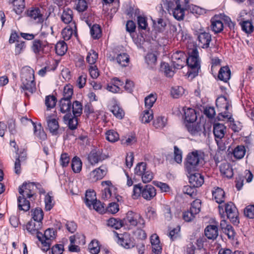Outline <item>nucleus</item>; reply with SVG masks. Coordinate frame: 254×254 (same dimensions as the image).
Listing matches in <instances>:
<instances>
[{
  "label": "nucleus",
  "mask_w": 254,
  "mask_h": 254,
  "mask_svg": "<svg viewBox=\"0 0 254 254\" xmlns=\"http://www.w3.org/2000/svg\"><path fill=\"white\" fill-rule=\"evenodd\" d=\"M35 186L34 182H24L19 187L18 192L21 195L17 198L18 208L19 210L27 211L30 208L29 201L27 198H31L35 195Z\"/></svg>",
  "instance_id": "1"
},
{
  "label": "nucleus",
  "mask_w": 254,
  "mask_h": 254,
  "mask_svg": "<svg viewBox=\"0 0 254 254\" xmlns=\"http://www.w3.org/2000/svg\"><path fill=\"white\" fill-rule=\"evenodd\" d=\"M21 87L25 90L33 93L36 90V84L34 81V71L30 67H24L21 73Z\"/></svg>",
  "instance_id": "2"
},
{
  "label": "nucleus",
  "mask_w": 254,
  "mask_h": 254,
  "mask_svg": "<svg viewBox=\"0 0 254 254\" xmlns=\"http://www.w3.org/2000/svg\"><path fill=\"white\" fill-rule=\"evenodd\" d=\"M200 156L197 150L188 153L184 162L185 171L190 174L198 169Z\"/></svg>",
  "instance_id": "3"
},
{
  "label": "nucleus",
  "mask_w": 254,
  "mask_h": 254,
  "mask_svg": "<svg viewBox=\"0 0 254 254\" xmlns=\"http://www.w3.org/2000/svg\"><path fill=\"white\" fill-rule=\"evenodd\" d=\"M56 231L53 228H48L45 230L44 234H38L37 239L41 243V249L43 252L50 250L51 242L56 238Z\"/></svg>",
  "instance_id": "4"
},
{
  "label": "nucleus",
  "mask_w": 254,
  "mask_h": 254,
  "mask_svg": "<svg viewBox=\"0 0 254 254\" xmlns=\"http://www.w3.org/2000/svg\"><path fill=\"white\" fill-rule=\"evenodd\" d=\"M134 173L136 176L141 178L144 183L150 182L153 178V174L147 168L146 162L138 163L134 169Z\"/></svg>",
  "instance_id": "5"
},
{
  "label": "nucleus",
  "mask_w": 254,
  "mask_h": 254,
  "mask_svg": "<svg viewBox=\"0 0 254 254\" xmlns=\"http://www.w3.org/2000/svg\"><path fill=\"white\" fill-rule=\"evenodd\" d=\"M109 157L108 153L104 152L102 148L96 147L92 149L88 155L87 159L92 165H94L107 159Z\"/></svg>",
  "instance_id": "6"
},
{
  "label": "nucleus",
  "mask_w": 254,
  "mask_h": 254,
  "mask_svg": "<svg viewBox=\"0 0 254 254\" xmlns=\"http://www.w3.org/2000/svg\"><path fill=\"white\" fill-rule=\"evenodd\" d=\"M125 221L127 224L133 227L144 228L145 225V220L140 214L131 211L127 213Z\"/></svg>",
  "instance_id": "7"
},
{
  "label": "nucleus",
  "mask_w": 254,
  "mask_h": 254,
  "mask_svg": "<svg viewBox=\"0 0 254 254\" xmlns=\"http://www.w3.org/2000/svg\"><path fill=\"white\" fill-rule=\"evenodd\" d=\"M32 50L36 54H48L51 51L52 46L47 41L35 39L33 41Z\"/></svg>",
  "instance_id": "8"
},
{
  "label": "nucleus",
  "mask_w": 254,
  "mask_h": 254,
  "mask_svg": "<svg viewBox=\"0 0 254 254\" xmlns=\"http://www.w3.org/2000/svg\"><path fill=\"white\" fill-rule=\"evenodd\" d=\"M114 234L118 239V244L123 248L128 249L132 248L135 246L134 240L128 233H125L119 234L117 232H114Z\"/></svg>",
  "instance_id": "9"
},
{
  "label": "nucleus",
  "mask_w": 254,
  "mask_h": 254,
  "mask_svg": "<svg viewBox=\"0 0 254 254\" xmlns=\"http://www.w3.org/2000/svg\"><path fill=\"white\" fill-rule=\"evenodd\" d=\"M186 61L189 67L198 71L200 65L198 53L196 48L193 49L189 53V57L188 58H186Z\"/></svg>",
  "instance_id": "10"
},
{
  "label": "nucleus",
  "mask_w": 254,
  "mask_h": 254,
  "mask_svg": "<svg viewBox=\"0 0 254 254\" xmlns=\"http://www.w3.org/2000/svg\"><path fill=\"white\" fill-rule=\"evenodd\" d=\"M225 211L227 218L232 223L238 224L239 223L238 211L233 202H229L225 204Z\"/></svg>",
  "instance_id": "11"
},
{
  "label": "nucleus",
  "mask_w": 254,
  "mask_h": 254,
  "mask_svg": "<svg viewBox=\"0 0 254 254\" xmlns=\"http://www.w3.org/2000/svg\"><path fill=\"white\" fill-rule=\"evenodd\" d=\"M101 185L104 187L102 191V198L104 200H109L115 197V193H113L115 188L110 181H105L101 183Z\"/></svg>",
  "instance_id": "12"
},
{
  "label": "nucleus",
  "mask_w": 254,
  "mask_h": 254,
  "mask_svg": "<svg viewBox=\"0 0 254 254\" xmlns=\"http://www.w3.org/2000/svg\"><path fill=\"white\" fill-rule=\"evenodd\" d=\"M187 56L182 51H177L172 56V61L175 68H182L186 63Z\"/></svg>",
  "instance_id": "13"
},
{
  "label": "nucleus",
  "mask_w": 254,
  "mask_h": 254,
  "mask_svg": "<svg viewBox=\"0 0 254 254\" xmlns=\"http://www.w3.org/2000/svg\"><path fill=\"white\" fill-rule=\"evenodd\" d=\"M13 147L15 149L16 154L18 155V156L16 158L15 161L14 172L16 174L19 175L21 173V164L20 158L21 159H25L26 157V152L24 148L19 149L17 144H14Z\"/></svg>",
  "instance_id": "14"
},
{
  "label": "nucleus",
  "mask_w": 254,
  "mask_h": 254,
  "mask_svg": "<svg viewBox=\"0 0 254 254\" xmlns=\"http://www.w3.org/2000/svg\"><path fill=\"white\" fill-rule=\"evenodd\" d=\"M218 119L219 120L224 121L227 120L228 123L230 124L229 125L230 127L235 132H238L241 129V126L240 124L239 123L238 124H236L230 112L220 113L218 114Z\"/></svg>",
  "instance_id": "15"
},
{
  "label": "nucleus",
  "mask_w": 254,
  "mask_h": 254,
  "mask_svg": "<svg viewBox=\"0 0 254 254\" xmlns=\"http://www.w3.org/2000/svg\"><path fill=\"white\" fill-rule=\"evenodd\" d=\"M222 232L227 236L229 239L234 240L236 236L233 227L228 223L226 220H222L220 224Z\"/></svg>",
  "instance_id": "16"
},
{
  "label": "nucleus",
  "mask_w": 254,
  "mask_h": 254,
  "mask_svg": "<svg viewBox=\"0 0 254 254\" xmlns=\"http://www.w3.org/2000/svg\"><path fill=\"white\" fill-rule=\"evenodd\" d=\"M216 105L219 109L220 113L229 112V110L231 107V101L226 97H219L216 100Z\"/></svg>",
  "instance_id": "17"
},
{
  "label": "nucleus",
  "mask_w": 254,
  "mask_h": 254,
  "mask_svg": "<svg viewBox=\"0 0 254 254\" xmlns=\"http://www.w3.org/2000/svg\"><path fill=\"white\" fill-rule=\"evenodd\" d=\"M107 172V168L105 166H101L100 167L93 170L90 173V178L92 181H97L101 180Z\"/></svg>",
  "instance_id": "18"
},
{
  "label": "nucleus",
  "mask_w": 254,
  "mask_h": 254,
  "mask_svg": "<svg viewBox=\"0 0 254 254\" xmlns=\"http://www.w3.org/2000/svg\"><path fill=\"white\" fill-rule=\"evenodd\" d=\"M21 121L22 122H24L25 121H29L31 122L34 127L35 135L41 140H45L46 139L47 135L44 131V129L42 128L41 125H39L37 126L31 120H29L26 117L22 118L21 119Z\"/></svg>",
  "instance_id": "19"
},
{
  "label": "nucleus",
  "mask_w": 254,
  "mask_h": 254,
  "mask_svg": "<svg viewBox=\"0 0 254 254\" xmlns=\"http://www.w3.org/2000/svg\"><path fill=\"white\" fill-rule=\"evenodd\" d=\"M189 183L193 187L198 188L202 186L204 183L203 176L198 173L189 174Z\"/></svg>",
  "instance_id": "20"
},
{
  "label": "nucleus",
  "mask_w": 254,
  "mask_h": 254,
  "mask_svg": "<svg viewBox=\"0 0 254 254\" xmlns=\"http://www.w3.org/2000/svg\"><path fill=\"white\" fill-rule=\"evenodd\" d=\"M244 14H247L245 11H242L240 14L239 21H240L242 28L243 31L246 33H251L254 30V27L252 22L249 20H246L244 18H242Z\"/></svg>",
  "instance_id": "21"
},
{
  "label": "nucleus",
  "mask_w": 254,
  "mask_h": 254,
  "mask_svg": "<svg viewBox=\"0 0 254 254\" xmlns=\"http://www.w3.org/2000/svg\"><path fill=\"white\" fill-rule=\"evenodd\" d=\"M156 194L155 188L151 185H146L143 187L142 197L147 200L152 199Z\"/></svg>",
  "instance_id": "22"
},
{
  "label": "nucleus",
  "mask_w": 254,
  "mask_h": 254,
  "mask_svg": "<svg viewBox=\"0 0 254 254\" xmlns=\"http://www.w3.org/2000/svg\"><path fill=\"white\" fill-rule=\"evenodd\" d=\"M199 41L198 45L202 48H207L211 41V36L207 32L200 33L197 37Z\"/></svg>",
  "instance_id": "23"
},
{
  "label": "nucleus",
  "mask_w": 254,
  "mask_h": 254,
  "mask_svg": "<svg viewBox=\"0 0 254 254\" xmlns=\"http://www.w3.org/2000/svg\"><path fill=\"white\" fill-rule=\"evenodd\" d=\"M210 28L215 34L221 32L224 28L222 20L217 16L212 17L211 19Z\"/></svg>",
  "instance_id": "24"
},
{
  "label": "nucleus",
  "mask_w": 254,
  "mask_h": 254,
  "mask_svg": "<svg viewBox=\"0 0 254 254\" xmlns=\"http://www.w3.org/2000/svg\"><path fill=\"white\" fill-rule=\"evenodd\" d=\"M213 199L218 204H221L225 201V193L223 189L217 187L212 191Z\"/></svg>",
  "instance_id": "25"
},
{
  "label": "nucleus",
  "mask_w": 254,
  "mask_h": 254,
  "mask_svg": "<svg viewBox=\"0 0 254 254\" xmlns=\"http://www.w3.org/2000/svg\"><path fill=\"white\" fill-rule=\"evenodd\" d=\"M72 26H67L64 28L62 32V35L64 40L67 41L69 40L73 34V31H74V35L77 37V28L74 22L72 24Z\"/></svg>",
  "instance_id": "26"
},
{
  "label": "nucleus",
  "mask_w": 254,
  "mask_h": 254,
  "mask_svg": "<svg viewBox=\"0 0 254 254\" xmlns=\"http://www.w3.org/2000/svg\"><path fill=\"white\" fill-rule=\"evenodd\" d=\"M205 236L210 240L216 239L218 235V230L217 225H209L204 230Z\"/></svg>",
  "instance_id": "27"
},
{
  "label": "nucleus",
  "mask_w": 254,
  "mask_h": 254,
  "mask_svg": "<svg viewBox=\"0 0 254 254\" xmlns=\"http://www.w3.org/2000/svg\"><path fill=\"white\" fill-rule=\"evenodd\" d=\"M226 131V127L224 125L220 123L215 124L213 126V133L215 137V140L218 143L217 139H221L224 136Z\"/></svg>",
  "instance_id": "28"
},
{
  "label": "nucleus",
  "mask_w": 254,
  "mask_h": 254,
  "mask_svg": "<svg viewBox=\"0 0 254 254\" xmlns=\"http://www.w3.org/2000/svg\"><path fill=\"white\" fill-rule=\"evenodd\" d=\"M47 122L48 128L53 135H57L59 128V125L58 121L51 117L47 118Z\"/></svg>",
  "instance_id": "29"
},
{
  "label": "nucleus",
  "mask_w": 254,
  "mask_h": 254,
  "mask_svg": "<svg viewBox=\"0 0 254 254\" xmlns=\"http://www.w3.org/2000/svg\"><path fill=\"white\" fill-rule=\"evenodd\" d=\"M61 19L65 24H72L74 22L73 19V12L69 8H64L61 15Z\"/></svg>",
  "instance_id": "30"
},
{
  "label": "nucleus",
  "mask_w": 254,
  "mask_h": 254,
  "mask_svg": "<svg viewBox=\"0 0 254 254\" xmlns=\"http://www.w3.org/2000/svg\"><path fill=\"white\" fill-rule=\"evenodd\" d=\"M231 77V71L229 67L227 66L221 67L219 70L218 77V78L223 81L224 82H227Z\"/></svg>",
  "instance_id": "31"
},
{
  "label": "nucleus",
  "mask_w": 254,
  "mask_h": 254,
  "mask_svg": "<svg viewBox=\"0 0 254 254\" xmlns=\"http://www.w3.org/2000/svg\"><path fill=\"white\" fill-rule=\"evenodd\" d=\"M221 173L228 178H231L233 176V170L229 164L222 163L220 166Z\"/></svg>",
  "instance_id": "32"
},
{
  "label": "nucleus",
  "mask_w": 254,
  "mask_h": 254,
  "mask_svg": "<svg viewBox=\"0 0 254 254\" xmlns=\"http://www.w3.org/2000/svg\"><path fill=\"white\" fill-rule=\"evenodd\" d=\"M97 200L96 198V192L93 190H87L85 193V203L86 205L91 207L92 204Z\"/></svg>",
  "instance_id": "33"
},
{
  "label": "nucleus",
  "mask_w": 254,
  "mask_h": 254,
  "mask_svg": "<svg viewBox=\"0 0 254 254\" xmlns=\"http://www.w3.org/2000/svg\"><path fill=\"white\" fill-rule=\"evenodd\" d=\"M77 117L71 114H67L64 116V120L65 122H68L69 128L73 130L76 128L78 124Z\"/></svg>",
  "instance_id": "34"
},
{
  "label": "nucleus",
  "mask_w": 254,
  "mask_h": 254,
  "mask_svg": "<svg viewBox=\"0 0 254 254\" xmlns=\"http://www.w3.org/2000/svg\"><path fill=\"white\" fill-rule=\"evenodd\" d=\"M40 223L36 224L35 221L31 220L27 224L26 229L31 235L36 234L37 236L38 234L40 233L39 230L40 228Z\"/></svg>",
  "instance_id": "35"
},
{
  "label": "nucleus",
  "mask_w": 254,
  "mask_h": 254,
  "mask_svg": "<svg viewBox=\"0 0 254 254\" xmlns=\"http://www.w3.org/2000/svg\"><path fill=\"white\" fill-rule=\"evenodd\" d=\"M185 119L188 123H193L197 119L195 111L191 108L187 109L185 111Z\"/></svg>",
  "instance_id": "36"
},
{
  "label": "nucleus",
  "mask_w": 254,
  "mask_h": 254,
  "mask_svg": "<svg viewBox=\"0 0 254 254\" xmlns=\"http://www.w3.org/2000/svg\"><path fill=\"white\" fill-rule=\"evenodd\" d=\"M60 111L63 113H68L70 111L71 103L70 100L62 98L60 101Z\"/></svg>",
  "instance_id": "37"
},
{
  "label": "nucleus",
  "mask_w": 254,
  "mask_h": 254,
  "mask_svg": "<svg viewBox=\"0 0 254 254\" xmlns=\"http://www.w3.org/2000/svg\"><path fill=\"white\" fill-rule=\"evenodd\" d=\"M245 153L246 148L245 146L242 145H238L233 150L234 157L237 159H240L243 158Z\"/></svg>",
  "instance_id": "38"
},
{
  "label": "nucleus",
  "mask_w": 254,
  "mask_h": 254,
  "mask_svg": "<svg viewBox=\"0 0 254 254\" xmlns=\"http://www.w3.org/2000/svg\"><path fill=\"white\" fill-rule=\"evenodd\" d=\"M67 49V45L64 41H60L55 46L56 53L59 56L64 55Z\"/></svg>",
  "instance_id": "39"
},
{
  "label": "nucleus",
  "mask_w": 254,
  "mask_h": 254,
  "mask_svg": "<svg viewBox=\"0 0 254 254\" xmlns=\"http://www.w3.org/2000/svg\"><path fill=\"white\" fill-rule=\"evenodd\" d=\"M12 3L14 10L17 14H20L25 6L24 0H13Z\"/></svg>",
  "instance_id": "40"
},
{
  "label": "nucleus",
  "mask_w": 254,
  "mask_h": 254,
  "mask_svg": "<svg viewBox=\"0 0 254 254\" xmlns=\"http://www.w3.org/2000/svg\"><path fill=\"white\" fill-rule=\"evenodd\" d=\"M32 216L33 221L40 224L43 219L44 213L41 208H36L32 211Z\"/></svg>",
  "instance_id": "41"
},
{
  "label": "nucleus",
  "mask_w": 254,
  "mask_h": 254,
  "mask_svg": "<svg viewBox=\"0 0 254 254\" xmlns=\"http://www.w3.org/2000/svg\"><path fill=\"white\" fill-rule=\"evenodd\" d=\"M153 118V113L152 110H144L141 115L140 119L142 123H149Z\"/></svg>",
  "instance_id": "42"
},
{
  "label": "nucleus",
  "mask_w": 254,
  "mask_h": 254,
  "mask_svg": "<svg viewBox=\"0 0 254 254\" xmlns=\"http://www.w3.org/2000/svg\"><path fill=\"white\" fill-rule=\"evenodd\" d=\"M72 111L73 115L75 117L80 116L82 113V105L78 101L73 102L72 105Z\"/></svg>",
  "instance_id": "43"
},
{
  "label": "nucleus",
  "mask_w": 254,
  "mask_h": 254,
  "mask_svg": "<svg viewBox=\"0 0 254 254\" xmlns=\"http://www.w3.org/2000/svg\"><path fill=\"white\" fill-rule=\"evenodd\" d=\"M116 60L119 64L123 66H126L129 63V57L127 54L122 53L117 56Z\"/></svg>",
  "instance_id": "44"
},
{
  "label": "nucleus",
  "mask_w": 254,
  "mask_h": 254,
  "mask_svg": "<svg viewBox=\"0 0 254 254\" xmlns=\"http://www.w3.org/2000/svg\"><path fill=\"white\" fill-rule=\"evenodd\" d=\"M57 98L54 95H48L45 98V103L48 110L54 108L56 105Z\"/></svg>",
  "instance_id": "45"
},
{
  "label": "nucleus",
  "mask_w": 254,
  "mask_h": 254,
  "mask_svg": "<svg viewBox=\"0 0 254 254\" xmlns=\"http://www.w3.org/2000/svg\"><path fill=\"white\" fill-rule=\"evenodd\" d=\"M107 225L115 229H119L123 226L121 220L115 218H111L107 221Z\"/></svg>",
  "instance_id": "46"
},
{
  "label": "nucleus",
  "mask_w": 254,
  "mask_h": 254,
  "mask_svg": "<svg viewBox=\"0 0 254 254\" xmlns=\"http://www.w3.org/2000/svg\"><path fill=\"white\" fill-rule=\"evenodd\" d=\"M98 58V54L94 50H90L86 57V61L90 65H95Z\"/></svg>",
  "instance_id": "47"
},
{
  "label": "nucleus",
  "mask_w": 254,
  "mask_h": 254,
  "mask_svg": "<svg viewBox=\"0 0 254 254\" xmlns=\"http://www.w3.org/2000/svg\"><path fill=\"white\" fill-rule=\"evenodd\" d=\"M88 249L91 254H98L100 251L99 241L96 240H92L89 244Z\"/></svg>",
  "instance_id": "48"
},
{
  "label": "nucleus",
  "mask_w": 254,
  "mask_h": 254,
  "mask_svg": "<svg viewBox=\"0 0 254 254\" xmlns=\"http://www.w3.org/2000/svg\"><path fill=\"white\" fill-rule=\"evenodd\" d=\"M175 18L178 20H183L185 16V11L177 5L171 11Z\"/></svg>",
  "instance_id": "49"
},
{
  "label": "nucleus",
  "mask_w": 254,
  "mask_h": 254,
  "mask_svg": "<svg viewBox=\"0 0 254 254\" xmlns=\"http://www.w3.org/2000/svg\"><path fill=\"white\" fill-rule=\"evenodd\" d=\"M71 168L74 173H79L82 168V162L80 159L76 157H74L71 162Z\"/></svg>",
  "instance_id": "50"
},
{
  "label": "nucleus",
  "mask_w": 254,
  "mask_h": 254,
  "mask_svg": "<svg viewBox=\"0 0 254 254\" xmlns=\"http://www.w3.org/2000/svg\"><path fill=\"white\" fill-rule=\"evenodd\" d=\"M27 15L28 17L34 20L36 19H39L42 16L38 8H33L28 10L27 11Z\"/></svg>",
  "instance_id": "51"
},
{
  "label": "nucleus",
  "mask_w": 254,
  "mask_h": 254,
  "mask_svg": "<svg viewBox=\"0 0 254 254\" xmlns=\"http://www.w3.org/2000/svg\"><path fill=\"white\" fill-rule=\"evenodd\" d=\"M90 34L94 39H99L102 34L101 29L98 24H94L90 28Z\"/></svg>",
  "instance_id": "52"
},
{
  "label": "nucleus",
  "mask_w": 254,
  "mask_h": 254,
  "mask_svg": "<svg viewBox=\"0 0 254 254\" xmlns=\"http://www.w3.org/2000/svg\"><path fill=\"white\" fill-rule=\"evenodd\" d=\"M111 111L116 118L119 119H122L125 115L124 111L118 105L113 106L111 109Z\"/></svg>",
  "instance_id": "53"
},
{
  "label": "nucleus",
  "mask_w": 254,
  "mask_h": 254,
  "mask_svg": "<svg viewBox=\"0 0 254 254\" xmlns=\"http://www.w3.org/2000/svg\"><path fill=\"white\" fill-rule=\"evenodd\" d=\"M167 120L164 117L159 116L153 121V125L156 128H163L166 124Z\"/></svg>",
  "instance_id": "54"
},
{
  "label": "nucleus",
  "mask_w": 254,
  "mask_h": 254,
  "mask_svg": "<svg viewBox=\"0 0 254 254\" xmlns=\"http://www.w3.org/2000/svg\"><path fill=\"white\" fill-rule=\"evenodd\" d=\"M146 63L152 67L157 62V54L155 53H149L145 57Z\"/></svg>",
  "instance_id": "55"
},
{
  "label": "nucleus",
  "mask_w": 254,
  "mask_h": 254,
  "mask_svg": "<svg viewBox=\"0 0 254 254\" xmlns=\"http://www.w3.org/2000/svg\"><path fill=\"white\" fill-rule=\"evenodd\" d=\"M106 139L110 142H115L117 141L119 139V135L117 132L110 130L106 133Z\"/></svg>",
  "instance_id": "56"
},
{
  "label": "nucleus",
  "mask_w": 254,
  "mask_h": 254,
  "mask_svg": "<svg viewBox=\"0 0 254 254\" xmlns=\"http://www.w3.org/2000/svg\"><path fill=\"white\" fill-rule=\"evenodd\" d=\"M201 201L200 199L194 200L191 204L190 210L194 214H198L200 211Z\"/></svg>",
  "instance_id": "57"
},
{
  "label": "nucleus",
  "mask_w": 254,
  "mask_h": 254,
  "mask_svg": "<svg viewBox=\"0 0 254 254\" xmlns=\"http://www.w3.org/2000/svg\"><path fill=\"white\" fill-rule=\"evenodd\" d=\"M196 187L192 186H185L183 189V191L185 193L187 194L192 198H194L197 194Z\"/></svg>",
  "instance_id": "58"
},
{
  "label": "nucleus",
  "mask_w": 254,
  "mask_h": 254,
  "mask_svg": "<svg viewBox=\"0 0 254 254\" xmlns=\"http://www.w3.org/2000/svg\"><path fill=\"white\" fill-rule=\"evenodd\" d=\"M59 64V62L58 61H53V64H52V67H50V66H45L43 68H42V69H41L40 70H39L38 71V74L39 75L41 76H44L45 74L46 73V72L47 71H50V70H55L57 66H58V65Z\"/></svg>",
  "instance_id": "59"
},
{
  "label": "nucleus",
  "mask_w": 254,
  "mask_h": 254,
  "mask_svg": "<svg viewBox=\"0 0 254 254\" xmlns=\"http://www.w3.org/2000/svg\"><path fill=\"white\" fill-rule=\"evenodd\" d=\"M184 93V89L182 86H175L172 88L171 95L174 98H178Z\"/></svg>",
  "instance_id": "60"
},
{
  "label": "nucleus",
  "mask_w": 254,
  "mask_h": 254,
  "mask_svg": "<svg viewBox=\"0 0 254 254\" xmlns=\"http://www.w3.org/2000/svg\"><path fill=\"white\" fill-rule=\"evenodd\" d=\"M156 100V96L152 94H150L145 98V106L148 109L147 110H150Z\"/></svg>",
  "instance_id": "61"
},
{
  "label": "nucleus",
  "mask_w": 254,
  "mask_h": 254,
  "mask_svg": "<svg viewBox=\"0 0 254 254\" xmlns=\"http://www.w3.org/2000/svg\"><path fill=\"white\" fill-rule=\"evenodd\" d=\"M73 88L71 85H66L63 91V97L64 99L70 100L73 95Z\"/></svg>",
  "instance_id": "62"
},
{
  "label": "nucleus",
  "mask_w": 254,
  "mask_h": 254,
  "mask_svg": "<svg viewBox=\"0 0 254 254\" xmlns=\"http://www.w3.org/2000/svg\"><path fill=\"white\" fill-rule=\"evenodd\" d=\"M174 160L178 164L182 162V151L177 146L174 147Z\"/></svg>",
  "instance_id": "63"
},
{
  "label": "nucleus",
  "mask_w": 254,
  "mask_h": 254,
  "mask_svg": "<svg viewBox=\"0 0 254 254\" xmlns=\"http://www.w3.org/2000/svg\"><path fill=\"white\" fill-rule=\"evenodd\" d=\"M244 214L248 218H254V205L247 206L244 210Z\"/></svg>",
  "instance_id": "64"
}]
</instances>
